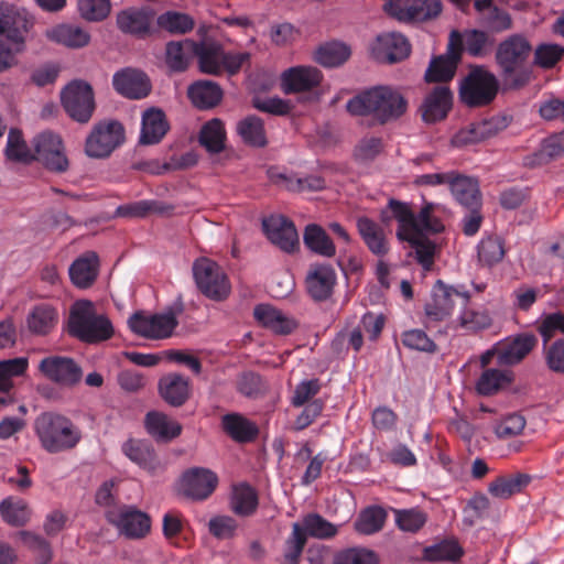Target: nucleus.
Instances as JSON below:
<instances>
[{"label": "nucleus", "instance_id": "obj_24", "mask_svg": "<svg viewBox=\"0 0 564 564\" xmlns=\"http://www.w3.org/2000/svg\"><path fill=\"white\" fill-rule=\"evenodd\" d=\"M112 85L122 96L130 99H142L151 91V83L145 73L126 68L113 75Z\"/></svg>", "mask_w": 564, "mask_h": 564}, {"label": "nucleus", "instance_id": "obj_56", "mask_svg": "<svg viewBox=\"0 0 564 564\" xmlns=\"http://www.w3.org/2000/svg\"><path fill=\"white\" fill-rule=\"evenodd\" d=\"M505 256L502 240L498 236H488L478 243V259L487 267L500 262Z\"/></svg>", "mask_w": 564, "mask_h": 564}, {"label": "nucleus", "instance_id": "obj_59", "mask_svg": "<svg viewBox=\"0 0 564 564\" xmlns=\"http://www.w3.org/2000/svg\"><path fill=\"white\" fill-rule=\"evenodd\" d=\"M306 536L316 539H330L337 534V528L322 516L310 513L303 519V527Z\"/></svg>", "mask_w": 564, "mask_h": 564}, {"label": "nucleus", "instance_id": "obj_26", "mask_svg": "<svg viewBox=\"0 0 564 564\" xmlns=\"http://www.w3.org/2000/svg\"><path fill=\"white\" fill-rule=\"evenodd\" d=\"M391 219H395L399 224L397 230L399 240L410 239L415 234V214L409 204L391 198L387 208L381 212V221L389 224Z\"/></svg>", "mask_w": 564, "mask_h": 564}, {"label": "nucleus", "instance_id": "obj_45", "mask_svg": "<svg viewBox=\"0 0 564 564\" xmlns=\"http://www.w3.org/2000/svg\"><path fill=\"white\" fill-rule=\"evenodd\" d=\"M351 55V50L343 42H328L321 45L314 54L316 63L326 68L339 67L345 64Z\"/></svg>", "mask_w": 564, "mask_h": 564}, {"label": "nucleus", "instance_id": "obj_55", "mask_svg": "<svg viewBox=\"0 0 564 564\" xmlns=\"http://www.w3.org/2000/svg\"><path fill=\"white\" fill-rule=\"evenodd\" d=\"M463 549L456 540H443L424 549V557L431 562L457 561L463 556Z\"/></svg>", "mask_w": 564, "mask_h": 564}, {"label": "nucleus", "instance_id": "obj_13", "mask_svg": "<svg viewBox=\"0 0 564 564\" xmlns=\"http://www.w3.org/2000/svg\"><path fill=\"white\" fill-rule=\"evenodd\" d=\"M383 9L387 14L401 22H423L442 12L441 0H389Z\"/></svg>", "mask_w": 564, "mask_h": 564}, {"label": "nucleus", "instance_id": "obj_36", "mask_svg": "<svg viewBox=\"0 0 564 564\" xmlns=\"http://www.w3.org/2000/svg\"><path fill=\"white\" fill-rule=\"evenodd\" d=\"M188 98L192 104L202 110L216 107L223 99L221 87L212 80H196L188 87Z\"/></svg>", "mask_w": 564, "mask_h": 564}, {"label": "nucleus", "instance_id": "obj_47", "mask_svg": "<svg viewBox=\"0 0 564 564\" xmlns=\"http://www.w3.org/2000/svg\"><path fill=\"white\" fill-rule=\"evenodd\" d=\"M237 132L242 141L253 148L267 145L263 120L257 116H248L237 123Z\"/></svg>", "mask_w": 564, "mask_h": 564}, {"label": "nucleus", "instance_id": "obj_42", "mask_svg": "<svg viewBox=\"0 0 564 564\" xmlns=\"http://www.w3.org/2000/svg\"><path fill=\"white\" fill-rule=\"evenodd\" d=\"M303 240L307 249L318 256L332 258L336 254V247L333 239L319 225H307L304 230Z\"/></svg>", "mask_w": 564, "mask_h": 564}, {"label": "nucleus", "instance_id": "obj_34", "mask_svg": "<svg viewBox=\"0 0 564 564\" xmlns=\"http://www.w3.org/2000/svg\"><path fill=\"white\" fill-rule=\"evenodd\" d=\"M253 316L259 324L276 334L286 335L296 327L294 319L269 304L257 305L253 310Z\"/></svg>", "mask_w": 564, "mask_h": 564}, {"label": "nucleus", "instance_id": "obj_9", "mask_svg": "<svg viewBox=\"0 0 564 564\" xmlns=\"http://www.w3.org/2000/svg\"><path fill=\"white\" fill-rule=\"evenodd\" d=\"M458 300L460 306L469 303L470 294L464 286L447 285L437 280L432 289L431 300L425 304L424 311L429 322H442L449 317Z\"/></svg>", "mask_w": 564, "mask_h": 564}, {"label": "nucleus", "instance_id": "obj_22", "mask_svg": "<svg viewBox=\"0 0 564 564\" xmlns=\"http://www.w3.org/2000/svg\"><path fill=\"white\" fill-rule=\"evenodd\" d=\"M155 20V12L149 7L128 8L117 14V26L124 33L137 37H145Z\"/></svg>", "mask_w": 564, "mask_h": 564}, {"label": "nucleus", "instance_id": "obj_23", "mask_svg": "<svg viewBox=\"0 0 564 564\" xmlns=\"http://www.w3.org/2000/svg\"><path fill=\"white\" fill-rule=\"evenodd\" d=\"M410 52V43L400 33L381 34L372 46L375 58L389 64L401 62L409 56Z\"/></svg>", "mask_w": 564, "mask_h": 564}, {"label": "nucleus", "instance_id": "obj_51", "mask_svg": "<svg viewBox=\"0 0 564 564\" xmlns=\"http://www.w3.org/2000/svg\"><path fill=\"white\" fill-rule=\"evenodd\" d=\"M195 41L184 40L166 44V64L176 72L185 70L188 56L194 55Z\"/></svg>", "mask_w": 564, "mask_h": 564}, {"label": "nucleus", "instance_id": "obj_62", "mask_svg": "<svg viewBox=\"0 0 564 564\" xmlns=\"http://www.w3.org/2000/svg\"><path fill=\"white\" fill-rule=\"evenodd\" d=\"M564 56V46L542 43L534 50V63L545 69L554 67Z\"/></svg>", "mask_w": 564, "mask_h": 564}, {"label": "nucleus", "instance_id": "obj_17", "mask_svg": "<svg viewBox=\"0 0 564 564\" xmlns=\"http://www.w3.org/2000/svg\"><path fill=\"white\" fill-rule=\"evenodd\" d=\"M40 371L51 381L61 386L72 387L80 381V367L68 357L50 356L41 360Z\"/></svg>", "mask_w": 564, "mask_h": 564}, {"label": "nucleus", "instance_id": "obj_14", "mask_svg": "<svg viewBox=\"0 0 564 564\" xmlns=\"http://www.w3.org/2000/svg\"><path fill=\"white\" fill-rule=\"evenodd\" d=\"M32 26L33 19L25 9L0 1V35L6 36L12 44L20 45Z\"/></svg>", "mask_w": 564, "mask_h": 564}, {"label": "nucleus", "instance_id": "obj_32", "mask_svg": "<svg viewBox=\"0 0 564 564\" xmlns=\"http://www.w3.org/2000/svg\"><path fill=\"white\" fill-rule=\"evenodd\" d=\"M159 392L170 405L181 406L189 398V381L180 373H169L160 379Z\"/></svg>", "mask_w": 564, "mask_h": 564}, {"label": "nucleus", "instance_id": "obj_58", "mask_svg": "<svg viewBox=\"0 0 564 564\" xmlns=\"http://www.w3.org/2000/svg\"><path fill=\"white\" fill-rule=\"evenodd\" d=\"M306 532L299 523H293L292 532L285 541L284 560L289 564H300V558L306 545Z\"/></svg>", "mask_w": 564, "mask_h": 564}, {"label": "nucleus", "instance_id": "obj_18", "mask_svg": "<svg viewBox=\"0 0 564 564\" xmlns=\"http://www.w3.org/2000/svg\"><path fill=\"white\" fill-rule=\"evenodd\" d=\"M268 239L281 250L291 253L299 247V236L294 224L281 215H272L262 220Z\"/></svg>", "mask_w": 564, "mask_h": 564}, {"label": "nucleus", "instance_id": "obj_40", "mask_svg": "<svg viewBox=\"0 0 564 564\" xmlns=\"http://www.w3.org/2000/svg\"><path fill=\"white\" fill-rule=\"evenodd\" d=\"M497 132L498 126L494 119L482 120L479 122L470 123L466 128L460 129L453 137L452 142L455 147H464L481 142L495 135Z\"/></svg>", "mask_w": 564, "mask_h": 564}, {"label": "nucleus", "instance_id": "obj_54", "mask_svg": "<svg viewBox=\"0 0 564 564\" xmlns=\"http://www.w3.org/2000/svg\"><path fill=\"white\" fill-rule=\"evenodd\" d=\"M6 155L8 160L14 162L28 163L33 160V153L24 141L21 130L17 128L10 129L6 147Z\"/></svg>", "mask_w": 564, "mask_h": 564}, {"label": "nucleus", "instance_id": "obj_12", "mask_svg": "<svg viewBox=\"0 0 564 564\" xmlns=\"http://www.w3.org/2000/svg\"><path fill=\"white\" fill-rule=\"evenodd\" d=\"M463 55V36L454 30L449 34L445 54L433 57L425 72L424 78L427 83L449 82L456 73Z\"/></svg>", "mask_w": 564, "mask_h": 564}, {"label": "nucleus", "instance_id": "obj_28", "mask_svg": "<svg viewBox=\"0 0 564 564\" xmlns=\"http://www.w3.org/2000/svg\"><path fill=\"white\" fill-rule=\"evenodd\" d=\"M269 176L274 184L281 185L290 192H317L324 189L326 186L325 180L315 174L299 176L296 174H286L270 170Z\"/></svg>", "mask_w": 564, "mask_h": 564}, {"label": "nucleus", "instance_id": "obj_4", "mask_svg": "<svg viewBox=\"0 0 564 564\" xmlns=\"http://www.w3.org/2000/svg\"><path fill=\"white\" fill-rule=\"evenodd\" d=\"M68 334L85 344H99L115 335L112 322L105 314H99L91 301L78 300L69 310Z\"/></svg>", "mask_w": 564, "mask_h": 564}, {"label": "nucleus", "instance_id": "obj_57", "mask_svg": "<svg viewBox=\"0 0 564 564\" xmlns=\"http://www.w3.org/2000/svg\"><path fill=\"white\" fill-rule=\"evenodd\" d=\"M386 517V511L381 507H369L359 514L355 529L362 534L376 533L382 529Z\"/></svg>", "mask_w": 564, "mask_h": 564}, {"label": "nucleus", "instance_id": "obj_38", "mask_svg": "<svg viewBox=\"0 0 564 564\" xmlns=\"http://www.w3.org/2000/svg\"><path fill=\"white\" fill-rule=\"evenodd\" d=\"M259 506L258 492L247 482H241L232 488L230 497V510L239 517H251Z\"/></svg>", "mask_w": 564, "mask_h": 564}, {"label": "nucleus", "instance_id": "obj_53", "mask_svg": "<svg viewBox=\"0 0 564 564\" xmlns=\"http://www.w3.org/2000/svg\"><path fill=\"white\" fill-rule=\"evenodd\" d=\"M18 536L26 547L36 554L34 564L51 563L53 557L51 544L43 536L25 530L20 531Z\"/></svg>", "mask_w": 564, "mask_h": 564}, {"label": "nucleus", "instance_id": "obj_63", "mask_svg": "<svg viewBox=\"0 0 564 564\" xmlns=\"http://www.w3.org/2000/svg\"><path fill=\"white\" fill-rule=\"evenodd\" d=\"M494 44V40L489 34L481 30H469L465 32L463 37V46L474 57H480L486 54L487 47Z\"/></svg>", "mask_w": 564, "mask_h": 564}, {"label": "nucleus", "instance_id": "obj_6", "mask_svg": "<svg viewBox=\"0 0 564 564\" xmlns=\"http://www.w3.org/2000/svg\"><path fill=\"white\" fill-rule=\"evenodd\" d=\"M194 56L197 57L199 70L209 75H220L224 72L235 75L250 58V54L246 52H226L221 44L212 40L195 42Z\"/></svg>", "mask_w": 564, "mask_h": 564}, {"label": "nucleus", "instance_id": "obj_3", "mask_svg": "<svg viewBox=\"0 0 564 564\" xmlns=\"http://www.w3.org/2000/svg\"><path fill=\"white\" fill-rule=\"evenodd\" d=\"M33 430L41 447L50 454L72 451L82 441L79 427L69 417L52 411L37 415Z\"/></svg>", "mask_w": 564, "mask_h": 564}, {"label": "nucleus", "instance_id": "obj_19", "mask_svg": "<svg viewBox=\"0 0 564 564\" xmlns=\"http://www.w3.org/2000/svg\"><path fill=\"white\" fill-rule=\"evenodd\" d=\"M323 80L322 72L314 66L300 65L285 69L281 74V88L286 94L311 91Z\"/></svg>", "mask_w": 564, "mask_h": 564}, {"label": "nucleus", "instance_id": "obj_11", "mask_svg": "<svg viewBox=\"0 0 564 564\" xmlns=\"http://www.w3.org/2000/svg\"><path fill=\"white\" fill-rule=\"evenodd\" d=\"M62 105L67 115L80 123L90 120L95 110L93 87L84 80L70 82L61 93Z\"/></svg>", "mask_w": 564, "mask_h": 564}, {"label": "nucleus", "instance_id": "obj_27", "mask_svg": "<svg viewBox=\"0 0 564 564\" xmlns=\"http://www.w3.org/2000/svg\"><path fill=\"white\" fill-rule=\"evenodd\" d=\"M453 105V94L447 86H436L425 97L422 105V119L426 123H435L447 117Z\"/></svg>", "mask_w": 564, "mask_h": 564}, {"label": "nucleus", "instance_id": "obj_7", "mask_svg": "<svg viewBox=\"0 0 564 564\" xmlns=\"http://www.w3.org/2000/svg\"><path fill=\"white\" fill-rule=\"evenodd\" d=\"M498 89L497 77L484 66L475 65L460 80L458 95L464 105L478 108L491 104L498 94Z\"/></svg>", "mask_w": 564, "mask_h": 564}, {"label": "nucleus", "instance_id": "obj_15", "mask_svg": "<svg viewBox=\"0 0 564 564\" xmlns=\"http://www.w3.org/2000/svg\"><path fill=\"white\" fill-rule=\"evenodd\" d=\"M33 160L41 162L46 169L54 172H65L68 167V160L63 152L62 139L45 131L33 139Z\"/></svg>", "mask_w": 564, "mask_h": 564}, {"label": "nucleus", "instance_id": "obj_52", "mask_svg": "<svg viewBox=\"0 0 564 564\" xmlns=\"http://www.w3.org/2000/svg\"><path fill=\"white\" fill-rule=\"evenodd\" d=\"M397 527L403 532L416 533L427 522V513L419 508L392 509Z\"/></svg>", "mask_w": 564, "mask_h": 564}, {"label": "nucleus", "instance_id": "obj_21", "mask_svg": "<svg viewBox=\"0 0 564 564\" xmlns=\"http://www.w3.org/2000/svg\"><path fill=\"white\" fill-rule=\"evenodd\" d=\"M336 281L337 275L330 264L315 263L306 275V291L315 302H323L332 296Z\"/></svg>", "mask_w": 564, "mask_h": 564}, {"label": "nucleus", "instance_id": "obj_16", "mask_svg": "<svg viewBox=\"0 0 564 564\" xmlns=\"http://www.w3.org/2000/svg\"><path fill=\"white\" fill-rule=\"evenodd\" d=\"M108 519L121 534L129 539H142L151 529L150 517L133 507H123L117 512H111Z\"/></svg>", "mask_w": 564, "mask_h": 564}, {"label": "nucleus", "instance_id": "obj_33", "mask_svg": "<svg viewBox=\"0 0 564 564\" xmlns=\"http://www.w3.org/2000/svg\"><path fill=\"white\" fill-rule=\"evenodd\" d=\"M169 129L165 113L161 109H148L142 116L140 143L156 144L164 138Z\"/></svg>", "mask_w": 564, "mask_h": 564}, {"label": "nucleus", "instance_id": "obj_60", "mask_svg": "<svg viewBox=\"0 0 564 564\" xmlns=\"http://www.w3.org/2000/svg\"><path fill=\"white\" fill-rule=\"evenodd\" d=\"M334 564H380L376 552L366 547H349L338 552Z\"/></svg>", "mask_w": 564, "mask_h": 564}, {"label": "nucleus", "instance_id": "obj_29", "mask_svg": "<svg viewBox=\"0 0 564 564\" xmlns=\"http://www.w3.org/2000/svg\"><path fill=\"white\" fill-rule=\"evenodd\" d=\"M449 188L455 199L464 207H481V193L476 178L454 173Z\"/></svg>", "mask_w": 564, "mask_h": 564}, {"label": "nucleus", "instance_id": "obj_5", "mask_svg": "<svg viewBox=\"0 0 564 564\" xmlns=\"http://www.w3.org/2000/svg\"><path fill=\"white\" fill-rule=\"evenodd\" d=\"M184 311V304L178 299L163 313L150 314L144 311L134 312L128 319L130 330L139 337L150 340L170 338L178 326L177 316Z\"/></svg>", "mask_w": 564, "mask_h": 564}, {"label": "nucleus", "instance_id": "obj_1", "mask_svg": "<svg viewBox=\"0 0 564 564\" xmlns=\"http://www.w3.org/2000/svg\"><path fill=\"white\" fill-rule=\"evenodd\" d=\"M531 53L532 44L521 33L511 34L498 44L495 59L508 89H520L530 82L531 70L528 63Z\"/></svg>", "mask_w": 564, "mask_h": 564}, {"label": "nucleus", "instance_id": "obj_31", "mask_svg": "<svg viewBox=\"0 0 564 564\" xmlns=\"http://www.w3.org/2000/svg\"><path fill=\"white\" fill-rule=\"evenodd\" d=\"M223 431L235 442L250 443L258 437L256 423L240 413H228L221 417Z\"/></svg>", "mask_w": 564, "mask_h": 564}, {"label": "nucleus", "instance_id": "obj_43", "mask_svg": "<svg viewBox=\"0 0 564 564\" xmlns=\"http://www.w3.org/2000/svg\"><path fill=\"white\" fill-rule=\"evenodd\" d=\"M144 424L148 433L158 441H171L182 432L178 423L170 421L165 414L156 411L145 415Z\"/></svg>", "mask_w": 564, "mask_h": 564}, {"label": "nucleus", "instance_id": "obj_44", "mask_svg": "<svg viewBox=\"0 0 564 564\" xmlns=\"http://www.w3.org/2000/svg\"><path fill=\"white\" fill-rule=\"evenodd\" d=\"M198 141L210 154L223 152L226 142L224 122L218 118H214L204 123L199 131Z\"/></svg>", "mask_w": 564, "mask_h": 564}, {"label": "nucleus", "instance_id": "obj_30", "mask_svg": "<svg viewBox=\"0 0 564 564\" xmlns=\"http://www.w3.org/2000/svg\"><path fill=\"white\" fill-rule=\"evenodd\" d=\"M58 323V311L48 303L34 305L26 317V325L33 335L45 336L54 330Z\"/></svg>", "mask_w": 564, "mask_h": 564}, {"label": "nucleus", "instance_id": "obj_39", "mask_svg": "<svg viewBox=\"0 0 564 564\" xmlns=\"http://www.w3.org/2000/svg\"><path fill=\"white\" fill-rule=\"evenodd\" d=\"M98 273V257L95 252H88L76 259L69 268V276L72 282L80 288L90 286Z\"/></svg>", "mask_w": 564, "mask_h": 564}, {"label": "nucleus", "instance_id": "obj_20", "mask_svg": "<svg viewBox=\"0 0 564 564\" xmlns=\"http://www.w3.org/2000/svg\"><path fill=\"white\" fill-rule=\"evenodd\" d=\"M217 484L218 477L215 473L194 467L183 474L181 488L185 496L194 500H205L215 491Z\"/></svg>", "mask_w": 564, "mask_h": 564}, {"label": "nucleus", "instance_id": "obj_2", "mask_svg": "<svg viewBox=\"0 0 564 564\" xmlns=\"http://www.w3.org/2000/svg\"><path fill=\"white\" fill-rule=\"evenodd\" d=\"M346 108L354 116L369 115L378 123L386 124L405 113L408 101L390 86H376L349 99Z\"/></svg>", "mask_w": 564, "mask_h": 564}, {"label": "nucleus", "instance_id": "obj_25", "mask_svg": "<svg viewBox=\"0 0 564 564\" xmlns=\"http://www.w3.org/2000/svg\"><path fill=\"white\" fill-rule=\"evenodd\" d=\"M538 345L531 333H521L508 338L497 350L499 365L513 366L522 361Z\"/></svg>", "mask_w": 564, "mask_h": 564}, {"label": "nucleus", "instance_id": "obj_10", "mask_svg": "<svg viewBox=\"0 0 564 564\" xmlns=\"http://www.w3.org/2000/svg\"><path fill=\"white\" fill-rule=\"evenodd\" d=\"M124 141L123 126L115 120L94 126L86 139L85 152L89 158H108Z\"/></svg>", "mask_w": 564, "mask_h": 564}, {"label": "nucleus", "instance_id": "obj_48", "mask_svg": "<svg viewBox=\"0 0 564 564\" xmlns=\"http://www.w3.org/2000/svg\"><path fill=\"white\" fill-rule=\"evenodd\" d=\"M530 480V476L525 474L500 476L489 484L488 491L496 498L508 499L521 492L529 485Z\"/></svg>", "mask_w": 564, "mask_h": 564}, {"label": "nucleus", "instance_id": "obj_41", "mask_svg": "<svg viewBox=\"0 0 564 564\" xmlns=\"http://www.w3.org/2000/svg\"><path fill=\"white\" fill-rule=\"evenodd\" d=\"M0 516L11 527H24L32 517L29 503L19 497H8L0 502Z\"/></svg>", "mask_w": 564, "mask_h": 564}, {"label": "nucleus", "instance_id": "obj_8", "mask_svg": "<svg viewBox=\"0 0 564 564\" xmlns=\"http://www.w3.org/2000/svg\"><path fill=\"white\" fill-rule=\"evenodd\" d=\"M198 290L213 301H224L230 294V283L224 270L213 260L199 258L193 264Z\"/></svg>", "mask_w": 564, "mask_h": 564}, {"label": "nucleus", "instance_id": "obj_46", "mask_svg": "<svg viewBox=\"0 0 564 564\" xmlns=\"http://www.w3.org/2000/svg\"><path fill=\"white\" fill-rule=\"evenodd\" d=\"M512 372L495 368L485 369L477 383L476 390L480 395H492L512 382Z\"/></svg>", "mask_w": 564, "mask_h": 564}, {"label": "nucleus", "instance_id": "obj_50", "mask_svg": "<svg viewBox=\"0 0 564 564\" xmlns=\"http://www.w3.org/2000/svg\"><path fill=\"white\" fill-rule=\"evenodd\" d=\"M51 40L68 47H83L88 44L89 34L76 25L61 24L47 32Z\"/></svg>", "mask_w": 564, "mask_h": 564}, {"label": "nucleus", "instance_id": "obj_35", "mask_svg": "<svg viewBox=\"0 0 564 564\" xmlns=\"http://www.w3.org/2000/svg\"><path fill=\"white\" fill-rule=\"evenodd\" d=\"M122 453L139 467L155 471L160 466V462L153 446L142 440L130 438L122 444Z\"/></svg>", "mask_w": 564, "mask_h": 564}, {"label": "nucleus", "instance_id": "obj_37", "mask_svg": "<svg viewBox=\"0 0 564 564\" xmlns=\"http://www.w3.org/2000/svg\"><path fill=\"white\" fill-rule=\"evenodd\" d=\"M357 229L368 249L376 256L382 257L389 251L384 231L379 224L369 217L357 218Z\"/></svg>", "mask_w": 564, "mask_h": 564}, {"label": "nucleus", "instance_id": "obj_64", "mask_svg": "<svg viewBox=\"0 0 564 564\" xmlns=\"http://www.w3.org/2000/svg\"><path fill=\"white\" fill-rule=\"evenodd\" d=\"M546 367L554 373H564V338L543 344Z\"/></svg>", "mask_w": 564, "mask_h": 564}, {"label": "nucleus", "instance_id": "obj_49", "mask_svg": "<svg viewBox=\"0 0 564 564\" xmlns=\"http://www.w3.org/2000/svg\"><path fill=\"white\" fill-rule=\"evenodd\" d=\"M236 389L246 398L259 399L268 393L269 383L260 373L247 370L237 376Z\"/></svg>", "mask_w": 564, "mask_h": 564}, {"label": "nucleus", "instance_id": "obj_61", "mask_svg": "<svg viewBox=\"0 0 564 564\" xmlns=\"http://www.w3.org/2000/svg\"><path fill=\"white\" fill-rule=\"evenodd\" d=\"M158 25L171 33H186L194 28L193 19L185 14L169 11L156 19Z\"/></svg>", "mask_w": 564, "mask_h": 564}]
</instances>
